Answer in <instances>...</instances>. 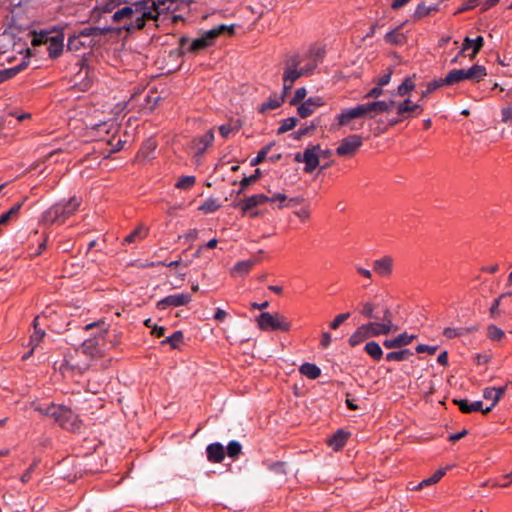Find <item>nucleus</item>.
I'll use <instances>...</instances> for the list:
<instances>
[{"label":"nucleus","instance_id":"cd10ccee","mask_svg":"<svg viewBox=\"0 0 512 512\" xmlns=\"http://www.w3.org/2000/svg\"><path fill=\"white\" fill-rule=\"evenodd\" d=\"M299 371L302 375L312 380L317 379L321 375L320 368L316 364L308 362L302 364Z\"/></svg>","mask_w":512,"mask_h":512},{"label":"nucleus","instance_id":"09e8293b","mask_svg":"<svg viewBox=\"0 0 512 512\" xmlns=\"http://www.w3.org/2000/svg\"><path fill=\"white\" fill-rule=\"evenodd\" d=\"M385 40L388 43L397 44L398 45V44H402L403 43L404 36H403V34L398 32L397 30H393V31L388 32L385 35Z\"/></svg>","mask_w":512,"mask_h":512},{"label":"nucleus","instance_id":"603ef678","mask_svg":"<svg viewBox=\"0 0 512 512\" xmlns=\"http://www.w3.org/2000/svg\"><path fill=\"white\" fill-rule=\"evenodd\" d=\"M350 317V313H342L337 315L333 321L330 322V329L336 330L344 321H346Z\"/></svg>","mask_w":512,"mask_h":512},{"label":"nucleus","instance_id":"6e6552de","mask_svg":"<svg viewBox=\"0 0 512 512\" xmlns=\"http://www.w3.org/2000/svg\"><path fill=\"white\" fill-rule=\"evenodd\" d=\"M362 145V138L359 135H350L344 138L338 148L336 149V153L339 156H351L353 155Z\"/></svg>","mask_w":512,"mask_h":512},{"label":"nucleus","instance_id":"4c0bfd02","mask_svg":"<svg viewBox=\"0 0 512 512\" xmlns=\"http://www.w3.org/2000/svg\"><path fill=\"white\" fill-rule=\"evenodd\" d=\"M415 88V83L411 77H407L397 88V95L403 97L408 95Z\"/></svg>","mask_w":512,"mask_h":512},{"label":"nucleus","instance_id":"58836bf2","mask_svg":"<svg viewBox=\"0 0 512 512\" xmlns=\"http://www.w3.org/2000/svg\"><path fill=\"white\" fill-rule=\"evenodd\" d=\"M505 336L504 331L494 324L487 327V337L492 341H501Z\"/></svg>","mask_w":512,"mask_h":512},{"label":"nucleus","instance_id":"c756f323","mask_svg":"<svg viewBox=\"0 0 512 512\" xmlns=\"http://www.w3.org/2000/svg\"><path fill=\"white\" fill-rule=\"evenodd\" d=\"M364 350L374 361H380L383 357V351L375 341L367 342Z\"/></svg>","mask_w":512,"mask_h":512},{"label":"nucleus","instance_id":"473e14b6","mask_svg":"<svg viewBox=\"0 0 512 512\" xmlns=\"http://www.w3.org/2000/svg\"><path fill=\"white\" fill-rule=\"evenodd\" d=\"M262 176L261 170L256 169L254 174L250 176H244L243 179L239 182L240 189L237 191V195L242 194L248 186L255 183Z\"/></svg>","mask_w":512,"mask_h":512},{"label":"nucleus","instance_id":"393cba45","mask_svg":"<svg viewBox=\"0 0 512 512\" xmlns=\"http://www.w3.org/2000/svg\"><path fill=\"white\" fill-rule=\"evenodd\" d=\"M93 44V39L82 41L79 35H73L68 38L67 47L70 51H78L83 47H90Z\"/></svg>","mask_w":512,"mask_h":512},{"label":"nucleus","instance_id":"f257e3e1","mask_svg":"<svg viewBox=\"0 0 512 512\" xmlns=\"http://www.w3.org/2000/svg\"><path fill=\"white\" fill-rule=\"evenodd\" d=\"M34 409L44 416L53 418L55 423L65 430L76 432L82 427L79 415L65 405L50 403L46 407L37 405Z\"/></svg>","mask_w":512,"mask_h":512},{"label":"nucleus","instance_id":"72a5a7b5","mask_svg":"<svg viewBox=\"0 0 512 512\" xmlns=\"http://www.w3.org/2000/svg\"><path fill=\"white\" fill-rule=\"evenodd\" d=\"M22 203H17L8 211L0 216V226L8 224L11 220L16 219L21 209Z\"/></svg>","mask_w":512,"mask_h":512},{"label":"nucleus","instance_id":"dca6fc26","mask_svg":"<svg viewBox=\"0 0 512 512\" xmlns=\"http://www.w3.org/2000/svg\"><path fill=\"white\" fill-rule=\"evenodd\" d=\"M207 459L211 463H221L225 458V450L221 443H211L206 448Z\"/></svg>","mask_w":512,"mask_h":512},{"label":"nucleus","instance_id":"4be33fe9","mask_svg":"<svg viewBox=\"0 0 512 512\" xmlns=\"http://www.w3.org/2000/svg\"><path fill=\"white\" fill-rule=\"evenodd\" d=\"M484 45V39L482 36H478L475 40L466 37L463 41L461 53H464L466 50L472 48L471 58H474L477 53L481 50Z\"/></svg>","mask_w":512,"mask_h":512},{"label":"nucleus","instance_id":"79ce46f5","mask_svg":"<svg viewBox=\"0 0 512 512\" xmlns=\"http://www.w3.org/2000/svg\"><path fill=\"white\" fill-rule=\"evenodd\" d=\"M227 455L232 459H237L242 451V446L238 441H230L227 445Z\"/></svg>","mask_w":512,"mask_h":512},{"label":"nucleus","instance_id":"e2e57ef3","mask_svg":"<svg viewBox=\"0 0 512 512\" xmlns=\"http://www.w3.org/2000/svg\"><path fill=\"white\" fill-rule=\"evenodd\" d=\"M415 350L417 353H428L429 355H433L437 351V346H429L426 344H419Z\"/></svg>","mask_w":512,"mask_h":512},{"label":"nucleus","instance_id":"39448f33","mask_svg":"<svg viewBox=\"0 0 512 512\" xmlns=\"http://www.w3.org/2000/svg\"><path fill=\"white\" fill-rule=\"evenodd\" d=\"M257 326L262 331H282L288 332L291 330V322L282 314L269 312H262L256 318Z\"/></svg>","mask_w":512,"mask_h":512},{"label":"nucleus","instance_id":"6e6d98bb","mask_svg":"<svg viewBox=\"0 0 512 512\" xmlns=\"http://www.w3.org/2000/svg\"><path fill=\"white\" fill-rule=\"evenodd\" d=\"M481 0H465L463 4L457 9L456 13H462L476 7Z\"/></svg>","mask_w":512,"mask_h":512},{"label":"nucleus","instance_id":"0eeeda50","mask_svg":"<svg viewBox=\"0 0 512 512\" xmlns=\"http://www.w3.org/2000/svg\"><path fill=\"white\" fill-rule=\"evenodd\" d=\"M268 202V196L264 194H254L251 195L238 203L235 204V207L240 208L243 213L251 212L252 217H256L259 215V212L252 211L255 207L260 206L264 203Z\"/></svg>","mask_w":512,"mask_h":512},{"label":"nucleus","instance_id":"5fc2aeb1","mask_svg":"<svg viewBox=\"0 0 512 512\" xmlns=\"http://www.w3.org/2000/svg\"><path fill=\"white\" fill-rule=\"evenodd\" d=\"M37 466V462L34 461L29 467L28 469L21 475V482L26 484L28 483L31 479H32V475H33V472L35 470Z\"/></svg>","mask_w":512,"mask_h":512},{"label":"nucleus","instance_id":"2eb2a0df","mask_svg":"<svg viewBox=\"0 0 512 512\" xmlns=\"http://www.w3.org/2000/svg\"><path fill=\"white\" fill-rule=\"evenodd\" d=\"M38 319L39 317H35L33 320L34 331L31 334L29 341V346H31V350L29 351L28 354L22 357L23 360L28 359L32 355L34 349L40 344V342L43 340L45 336V331L38 327Z\"/></svg>","mask_w":512,"mask_h":512},{"label":"nucleus","instance_id":"f03ea898","mask_svg":"<svg viewBox=\"0 0 512 512\" xmlns=\"http://www.w3.org/2000/svg\"><path fill=\"white\" fill-rule=\"evenodd\" d=\"M395 104L396 101L394 100H379L357 105L354 108L344 110L341 114L338 115L339 125H349L353 119L361 117H368L372 119L378 114L389 112Z\"/></svg>","mask_w":512,"mask_h":512},{"label":"nucleus","instance_id":"a211bd4d","mask_svg":"<svg viewBox=\"0 0 512 512\" xmlns=\"http://www.w3.org/2000/svg\"><path fill=\"white\" fill-rule=\"evenodd\" d=\"M349 433L343 429H338L332 437L327 440V445L334 451H340L347 443Z\"/></svg>","mask_w":512,"mask_h":512},{"label":"nucleus","instance_id":"f704fd0d","mask_svg":"<svg viewBox=\"0 0 512 512\" xmlns=\"http://www.w3.org/2000/svg\"><path fill=\"white\" fill-rule=\"evenodd\" d=\"M412 355H413V353L411 350L403 349L400 351L389 352L386 354L385 358L388 362H392V361L400 362V361L407 360Z\"/></svg>","mask_w":512,"mask_h":512},{"label":"nucleus","instance_id":"ddd939ff","mask_svg":"<svg viewBox=\"0 0 512 512\" xmlns=\"http://www.w3.org/2000/svg\"><path fill=\"white\" fill-rule=\"evenodd\" d=\"M64 35L62 33L56 34L49 37V40L46 44L47 51L50 58H57L63 52L64 47Z\"/></svg>","mask_w":512,"mask_h":512},{"label":"nucleus","instance_id":"bf43d9fd","mask_svg":"<svg viewBox=\"0 0 512 512\" xmlns=\"http://www.w3.org/2000/svg\"><path fill=\"white\" fill-rule=\"evenodd\" d=\"M49 37L50 35L48 33H40L38 35H35L32 40V44L34 46L46 45L49 40Z\"/></svg>","mask_w":512,"mask_h":512},{"label":"nucleus","instance_id":"c03bdc74","mask_svg":"<svg viewBox=\"0 0 512 512\" xmlns=\"http://www.w3.org/2000/svg\"><path fill=\"white\" fill-rule=\"evenodd\" d=\"M146 234H147L146 229L143 228L142 226H140L124 238V243L125 244L133 243L137 238H139V239L144 238L146 236Z\"/></svg>","mask_w":512,"mask_h":512},{"label":"nucleus","instance_id":"052dcab7","mask_svg":"<svg viewBox=\"0 0 512 512\" xmlns=\"http://www.w3.org/2000/svg\"><path fill=\"white\" fill-rule=\"evenodd\" d=\"M392 74H393V69L389 68L386 73H384L377 79L376 84H378L379 86H382V87L388 85L391 80Z\"/></svg>","mask_w":512,"mask_h":512},{"label":"nucleus","instance_id":"aec40b11","mask_svg":"<svg viewBox=\"0 0 512 512\" xmlns=\"http://www.w3.org/2000/svg\"><path fill=\"white\" fill-rule=\"evenodd\" d=\"M448 470H449V467L440 468V469L436 470L430 477L423 479L415 487L411 488V490L417 491L424 487L438 483Z\"/></svg>","mask_w":512,"mask_h":512},{"label":"nucleus","instance_id":"4d7b16f0","mask_svg":"<svg viewBox=\"0 0 512 512\" xmlns=\"http://www.w3.org/2000/svg\"><path fill=\"white\" fill-rule=\"evenodd\" d=\"M286 200H287V196L282 193H277L272 197H268V202H271V203L279 202V204H278L279 208H283V207L287 206Z\"/></svg>","mask_w":512,"mask_h":512},{"label":"nucleus","instance_id":"8fccbe9b","mask_svg":"<svg viewBox=\"0 0 512 512\" xmlns=\"http://www.w3.org/2000/svg\"><path fill=\"white\" fill-rule=\"evenodd\" d=\"M297 122H298V120L295 117H290V118L283 120L281 126L278 128L277 133L283 134L289 130H292L297 125Z\"/></svg>","mask_w":512,"mask_h":512},{"label":"nucleus","instance_id":"5701e85b","mask_svg":"<svg viewBox=\"0 0 512 512\" xmlns=\"http://www.w3.org/2000/svg\"><path fill=\"white\" fill-rule=\"evenodd\" d=\"M368 338L369 333L367 332L366 326H364L363 324L354 331V333L350 336L348 342L351 347H355L364 342Z\"/></svg>","mask_w":512,"mask_h":512},{"label":"nucleus","instance_id":"13d9d810","mask_svg":"<svg viewBox=\"0 0 512 512\" xmlns=\"http://www.w3.org/2000/svg\"><path fill=\"white\" fill-rule=\"evenodd\" d=\"M315 128V124L312 123L311 125H307L305 127H301L299 128L293 135H294V138L299 140L301 139L303 136L309 134L312 130H314Z\"/></svg>","mask_w":512,"mask_h":512},{"label":"nucleus","instance_id":"f3484780","mask_svg":"<svg viewBox=\"0 0 512 512\" xmlns=\"http://www.w3.org/2000/svg\"><path fill=\"white\" fill-rule=\"evenodd\" d=\"M214 141V133L213 130L207 131L200 137H197L193 140V147L196 150V155H201L205 152V150L213 143Z\"/></svg>","mask_w":512,"mask_h":512},{"label":"nucleus","instance_id":"f8f14e48","mask_svg":"<svg viewBox=\"0 0 512 512\" xmlns=\"http://www.w3.org/2000/svg\"><path fill=\"white\" fill-rule=\"evenodd\" d=\"M506 391V386L502 387H487L483 391V397L486 400H491L492 404L485 408V410H482L483 414H487L492 410V408L498 403V401L503 397Z\"/></svg>","mask_w":512,"mask_h":512},{"label":"nucleus","instance_id":"774afa93","mask_svg":"<svg viewBox=\"0 0 512 512\" xmlns=\"http://www.w3.org/2000/svg\"><path fill=\"white\" fill-rule=\"evenodd\" d=\"M383 94L382 86H379L378 84L372 88L365 96L364 98H378Z\"/></svg>","mask_w":512,"mask_h":512},{"label":"nucleus","instance_id":"0e129e2a","mask_svg":"<svg viewBox=\"0 0 512 512\" xmlns=\"http://www.w3.org/2000/svg\"><path fill=\"white\" fill-rule=\"evenodd\" d=\"M502 121L505 123L512 122V105H509L501 111Z\"/></svg>","mask_w":512,"mask_h":512},{"label":"nucleus","instance_id":"e433bc0d","mask_svg":"<svg viewBox=\"0 0 512 512\" xmlns=\"http://www.w3.org/2000/svg\"><path fill=\"white\" fill-rule=\"evenodd\" d=\"M183 339V332L179 330L175 331L172 335L163 340L161 344H169L172 349H178L183 343Z\"/></svg>","mask_w":512,"mask_h":512},{"label":"nucleus","instance_id":"9b49d317","mask_svg":"<svg viewBox=\"0 0 512 512\" xmlns=\"http://www.w3.org/2000/svg\"><path fill=\"white\" fill-rule=\"evenodd\" d=\"M317 150H320V145L309 146L303 152V163H305L304 171L307 173H311L319 166Z\"/></svg>","mask_w":512,"mask_h":512},{"label":"nucleus","instance_id":"412c9836","mask_svg":"<svg viewBox=\"0 0 512 512\" xmlns=\"http://www.w3.org/2000/svg\"><path fill=\"white\" fill-rule=\"evenodd\" d=\"M320 105H322L320 98L311 97L298 107V115L301 118H306L310 116L314 112V110Z\"/></svg>","mask_w":512,"mask_h":512},{"label":"nucleus","instance_id":"4468645a","mask_svg":"<svg viewBox=\"0 0 512 512\" xmlns=\"http://www.w3.org/2000/svg\"><path fill=\"white\" fill-rule=\"evenodd\" d=\"M366 326L367 332L369 333V337L379 336V335H387L392 330V322L390 320L384 321L382 323L378 322H370L368 324H364Z\"/></svg>","mask_w":512,"mask_h":512},{"label":"nucleus","instance_id":"b1692460","mask_svg":"<svg viewBox=\"0 0 512 512\" xmlns=\"http://www.w3.org/2000/svg\"><path fill=\"white\" fill-rule=\"evenodd\" d=\"M285 94L278 96L274 95L273 97H270L267 101L263 102L261 106L259 107V112L265 113L270 110H274L281 106V104L284 102Z\"/></svg>","mask_w":512,"mask_h":512},{"label":"nucleus","instance_id":"338daca9","mask_svg":"<svg viewBox=\"0 0 512 512\" xmlns=\"http://www.w3.org/2000/svg\"><path fill=\"white\" fill-rule=\"evenodd\" d=\"M324 51L321 48L312 49L309 52V57L313 62H318L323 58Z\"/></svg>","mask_w":512,"mask_h":512},{"label":"nucleus","instance_id":"49530a36","mask_svg":"<svg viewBox=\"0 0 512 512\" xmlns=\"http://www.w3.org/2000/svg\"><path fill=\"white\" fill-rule=\"evenodd\" d=\"M194 176H182L178 179L176 183V187L179 189L187 190L190 189L195 184Z\"/></svg>","mask_w":512,"mask_h":512},{"label":"nucleus","instance_id":"c9c22d12","mask_svg":"<svg viewBox=\"0 0 512 512\" xmlns=\"http://www.w3.org/2000/svg\"><path fill=\"white\" fill-rule=\"evenodd\" d=\"M511 298H512V292L504 293V294L500 295L498 298H496L490 307L491 318H496L499 315L500 305L505 303L506 301L510 300Z\"/></svg>","mask_w":512,"mask_h":512},{"label":"nucleus","instance_id":"680f3d73","mask_svg":"<svg viewBox=\"0 0 512 512\" xmlns=\"http://www.w3.org/2000/svg\"><path fill=\"white\" fill-rule=\"evenodd\" d=\"M306 89L305 88H298L295 92V95L293 97V99L291 100L290 104L291 105H297L298 103H300L306 96Z\"/></svg>","mask_w":512,"mask_h":512},{"label":"nucleus","instance_id":"6ab92c4d","mask_svg":"<svg viewBox=\"0 0 512 512\" xmlns=\"http://www.w3.org/2000/svg\"><path fill=\"white\" fill-rule=\"evenodd\" d=\"M454 403L458 406L459 410L464 414H470L472 412H478L484 410L482 401L470 402L467 399L454 400Z\"/></svg>","mask_w":512,"mask_h":512},{"label":"nucleus","instance_id":"423d86ee","mask_svg":"<svg viewBox=\"0 0 512 512\" xmlns=\"http://www.w3.org/2000/svg\"><path fill=\"white\" fill-rule=\"evenodd\" d=\"M300 60L297 56L291 57L286 62L283 74V90L286 94L293 86V83L301 76H307L311 73V68H298Z\"/></svg>","mask_w":512,"mask_h":512},{"label":"nucleus","instance_id":"de8ad7c7","mask_svg":"<svg viewBox=\"0 0 512 512\" xmlns=\"http://www.w3.org/2000/svg\"><path fill=\"white\" fill-rule=\"evenodd\" d=\"M444 86L442 79H437L429 82L425 90L421 92V99L426 98L430 93L434 92L439 87Z\"/></svg>","mask_w":512,"mask_h":512},{"label":"nucleus","instance_id":"69168bd1","mask_svg":"<svg viewBox=\"0 0 512 512\" xmlns=\"http://www.w3.org/2000/svg\"><path fill=\"white\" fill-rule=\"evenodd\" d=\"M331 342H332L331 334L329 332H323L321 334L320 347L322 349H326L330 346Z\"/></svg>","mask_w":512,"mask_h":512},{"label":"nucleus","instance_id":"a19ab883","mask_svg":"<svg viewBox=\"0 0 512 512\" xmlns=\"http://www.w3.org/2000/svg\"><path fill=\"white\" fill-rule=\"evenodd\" d=\"M274 145V143H269L268 145L264 146L257 154V156L255 158H253L250 162L251 166H257L259 165L260 163H262L268 153L270 152L272 146Z\"/></svg>","mask_w":512,"mask_h":512},{"label":"nucleus","instance_id":"7c9ffc66","mask_svg":"<svg viewBox=\"0 0 512 512\" xmlns=\"http://www.w3.org/2000/svg\"><path fill=\"white\" fill-rule=\"evenodd\" d=\"M466 78L469 80L480 81L487 75L486 68L481 65H474L469 69H465Z\"/></svg>","mask_w":512,"mask_h":512},{"label":"nucleus","instance_id":"2f4dec72","mask_svg":"<svg viewBox=\"0 0 512 512\" xmlns=\"http://www.w3.org/2000/svg\"><path fill=\"white\" fill-rule=\"evenodd\" d=\"M253 265H254V261L251 259L239 261L232 268V275L233 276H243L244 274H246L250 271V269L253 267Z\"/></svg>","mask_w":512,"mask_h":512},{"label":"nucleus","instance_id":"864d4df0","mask_svg":"<svg viewBox=\"0 0 512 512\" xmlns=\"http://www.w3.org/2000/svg\"><path fill=\"white\" fill-rule=\"evenodd\" d=\"M393 107H396L397 115L400 116L403 120L410 117L409 108L408 105H406V103L396 102V104Z\"/></svg>","mask_w":512,"mask_h":512},{"label":"nucleus","instance_id":"a878e982","mask_svg":"<svg viewBox=\"0 0 512 512\" xmlns=\"http://www.w3.org/2000/svg\"><path fill=\"white\" fill-rule=\"evenodd\" d=\"M111 31L110 28L104 27H85L79 32V36L81 38L89 39L91 37H98L102 35H106Z\"/></svg>","mask_w":512,"mask_h":512},{"label":"nucleus","instance_id":"a18cd8bd","mask_svg":"<svg viewBox=\"0 0 512 512\" xmlns=\"http://www.w3.org/2000/svg\"><path fill=\"white\" fill-rule=\"evenodd\" d=\"M437 10V6H426L424 3H421L417 6L414 17L422 18L430 15L433 11Z\"/></svg>","mask_w":512,"mask_h":512},{"label":"nucleus","instance_id":"ea45409f","mask_svg":"<svg viewBox=\"0 0 512 512\" xmlns=\"http://www.w3.org/2000/svg\"><path fill=\"white\" fill-rule=\"evenodd\" d=\"M221 207L220 203L218 202L217 199H213V198H210L208 200H206L200 207L199 209L208 214V213H213L215 211H217L219 208Z\"/></svg>","mask_w":512,"mask_h":512},{"label":"nucleus","instance_id":"9d476101","mask_svg":"<svg viewBox=\"0 0 512 512\" xmlns=\"http://www.w3.org/2000/svg\"><path fill=\"white\" fill-rule=\"evenodd\" d=\"M394 259L389 256H383L373 261L372 268L376 274L387 278L392 274Z\"/></svg>","mask_w":512,"mask_h":512},{"label":"nucleus","instance_id":"3c124183","mask_svg":"<svg viewBox=\"0 0 512 512\" xmlns=\"http://www.w3.org/2000/svg\"><path fill=\"white\" fill-rule=\"evenodd\" d=\"M396 338L398 348L409 345L415 338L416 335H409L406 332L399 334Z\"/></svg>","mask_w":512,"mask_h":512},{"label":"nucleus","instance_id":"37998d69","mask_svg":"<svg viewBox=\"0 0 512 512\" xmlns=\"http://www.w3.org/2000/svg\"><path fill=\"white\" fill-rule=\"evenodd\" d=\"M476 330H477V328H475V327L465 328V329H461V330H457L455 328L447 327V328L444 329L443 335L445 337L449 338V339H452V338L459 337V336L463 335V331L471 333V332H474Z\"/></svg>","mask_w":512,"mask_h":512},{"label":"nucleus","instance_id":"20e7f679","mask_svg":"<svg viewBox=\"0 0 512 512\" xmlns=\"http://www.w3.org/2000/svg\"><path fill=\"white\" fill-rule=\"evenodd\" d=\"M233 26L228 27L224 24L219 25L211 30L206 31L202 34L201 37L194 39L189 42L187 38H181V46L184 47L185 44H189L187 51L191 53H197L210 45L213 44L214 40L222 33L228 32L230 34L233 33Z\"/></svg>","mask_w":512,"mask_h":512},{"label":"nucleus","instance_id":"7ed1b4c3","mask_svg":"<svg viewBox=\"0 0 512 512\" xmlns=\"http://www.w3.org/2000/svg\"><path fill=\"white\" fill-rule=\"evenodd\" d=\"M80 204L81 200L77 197H72L65 203H57L43 213L42 220L49 224H63L77 211Z\"/></svg>","mask_w":512,"mask_h":512},{"label":"nucleus","instance_id":"bb28decb","mask_svg":"<svg viewBox=\"0 0 512 512\" xmlns=\"http://www.w3.org/2000/svg\"><path fill=\"white\" fill-rule=\"evenodd\" d=\"M466 79L465 69H454L451 70L442 80L444 85H452Z\"/></svg>","mask_w":512,"mask_h":512},{"label":"nucleus","instance_id":"1a4fd4ad","mask_svg":"<svg viewBox=\"0 0 512 512\" xmlns=\"http://www.w3.org/2000/svg\"><path fill=\"white\" fill-rule=\"evenodd\" d=\"M191 301V296L187 293H179L165 297L158 301L157 308L159 310H165L168 307H179L188 304Z\"/></svg>","mask_w":512,"mask_h":512},{"label":"nucleus","instance_id":"c85d7f7f","mask_svg":"<svg viewBox=\"0 0 512 512\" xmlns=\"http://www.w3.org/2000/svg\"><path fill=\"white\" fill-rule=\"evenodd\" d=\"M27 67V62L23 61L15 67L0 70V83H3L15 75H17L20 71L24 70Z\"/></svg>","mask_w":512,"mask_h":512}]
</instances>
